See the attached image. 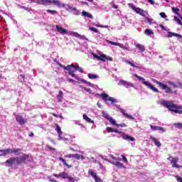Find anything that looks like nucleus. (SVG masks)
Masks as SVG:
<instances>
[{"label":"nucleus","mask_w":182,"mask_h":182,"mask_svg":"<svg viewBox=\"0 0 182 182\" xmlns=\"http://www.w3.org/2000/svg\"><path fill=\"white\" fill-rule=\"evenodd\" d=\"M54 62H55L56 65H58L60 68H63L64 70H67L70 76H71L72 77H75V79H79V77H77L76 74H75V72H76V66L75 65L71 64L67 66H64L60 63H59V61H57L56 60H54Z\"/></svg>","instance_id":"f257e3e1"},{"label":"nucleus","mask_w":182,"mask_h":182,"mask_svg":"<svg viewBox=\"0 0 182 182\" xmlns=\"http://www.w3.org/2000/svg\"><path fill=\"white\" fill-rule=\"evenodd\" d=\"M161 105H163L164 107L168 109L170 112H173V113H178L179 114H182V110L174 109H181V107L177 106L176 104H173V101H163Z\"/></svg>","instance_id":"f03ea898"},{"label":"nucleus","mask_w":182,"mask_h":182,"mask_svg":"<svg viewBox=\"0 0 182 182\" xmlns=\"http://www.w3.org/2000/svg\"><path fill=\"white\" fill-rule=\"evenodd\" d=\"M151 80L154 83H156V85H158L161 90H164L165 93H167L168 95H173V93H174V91H173L171 87H168L167 84H164L154 78H152Z\"/></svg>","instance_id":"7ed1b4c3"},{"label":"nucleus","mask_w":182,"mask_h":182,"mask_svg":"<svg viewBox=\"0 0 182 182\" xmlns=\"http://www.w3.org/2000/svg\"><path fill=\"white\" fill-rule=\"evenodd\" d=\"M134 76L136 79H139V80H142L143 85L146 86L148 89H151V90H153L155 93H160L159 89L151 85L149 81H146L144 77L139 76L137 74H135Z\"/></svg>","instance_id":"20e7f679"},{"label":"nucleus","mask_w":182,"mask_h":182,"mask_svg":"<svg viewBox=\"0 0 182 182\" xmlns=\"http://www.w3.org/2000/svg\"><path fill=\"white\" fill-rule=\"evenodd\" d=\"M92 56L97 59V60H101V62H106V60H109V62H113V58L109 57L105 54H101L100 56L96 53H92Z\"/></svg>","instance_id":"39448f33"},{"label":"nucleus","mask_w":182,"mask_h":182,"mask_svg":"<svg viewBox=\"0 0 182 182\" xmlns=\"http://www.w3.org/2000/svg\"><path fill=\"white\" fill-rule=\"evenodd\" d=\"M62 8H65L68 12H74V15H79V10L72 4H62Z\"/></svg>","instance_id":"423d86ee"},{"label":"nucleus","mask_w":182,"mask_h":182,"mask_svg":"<svg viewBox=\"0 0 182 182\" xmlns=\"http://www.w3.org/2000/svg\"><path fill=\"white\" fill-rule=\"evenodd\" d=\"M16 161V164H21V163H25V161H29V155L23 154L22 156L14 157Z\"/></svg>","instance_id":"0eeeda50"},{"label":"nucleus","mask_w":182,"mask_h":182,"mask_svg":"<svg viewBox=\"0 0 182 182\" xmlns=\"http://www.w3.org/2000/svg\"><path fill=\"white\" fill-rule=\"evenodd\" d=\"M100 97H101V99H102V100H104L105 102H112V103H117V100H116V99L112 97H109V95H107V94L105 92L101 93Z\"/></svg>","instance_id":"6e6552de"},{"label":"nucleus","mask_w":182,"mask_h":182,"mask_svg":"<svg viewBox=\"0 0 182 182\" xmlns=\"http://www.w3.org/2000/svg\"><path fill=\"white\" fill-rule=\"evenodd\" d=\"M170 159H171V164L172 165V167L173 168H180L181 166L180 165H178L177 163H178V157L176 156V157H172V156H169L168 158V160H170Z\"/></svg>","instance_id":"1a4fd4ad"},{"label":"nucleus","mask_w":182,"mask_h":182,"mask_svg":"<svg viewBox=\"0 0 182 182\" xmlns=\"http://www.w3.org/2000/svg\"><path fill=\"white\" fill-rule=\"evenodd\" d=\"M168 85H169L170 86H172L173 89H176L177 87L181 89L182 87V83L180 82H174L173 81H168Z\"/></svg>","instance_id":"9d476101"},{"label":"nucleus","mask_w":182,"mask_h":182,"mask_svg":"<svg viewBox=\"0 0 182 182\" xmlns=\"http://www.w3.org/2000/svg\"><path fill=\"white\" fill-rule=\"evenodd\" d=\"M53 176L57 178H59V177H61V178H69V174L65 171L60 172L59 174L53 173Z\"/></svg>","instance_id":"9b49d317"},{"label":"nucleus","mask_w":182,"mask_h":182,"mask_svg":"<svg viewBox=\"0 0 182 182\" xmlns=\"http://www.w3.org/2000/svg\"><path fill=\"white\" fill-rule=\"evenodd\" d=\"M16 120L17 122V123H18V124H25V123H26L27 120L26 119H24L23 117H22V115H17L16 117Z\"/></svg>","instance_id":"f8f14e48"},{"label":"nucleus","mask_w":182,"mask_h":182,"mask_svg":"<svg viewBox=\"0 0 182 182\" xmlns=\"http://www.w3.org/2000/svg\"><path fill=\"white\" fill-rule=\"evenodd\" d=\"M119 85H122V86H124L125 87H133V84L123 80H119Z\"/></svg>","instance_id":"ddd939ff"},{"label":"nucleus","mask_w":182,"mask_h":182,"mask_svg":"<svg viewBox=\"0 0 182 182\" xmlns=\"http://www.w3.org/2000/svg\"><path fill=\"white\" fill-rule=\"evenodd\" d=\"M1 156H6L7 154H12V149L8 148L6 149H0Z\"/></svg>","instance_id":"4468645a"},{"label":"nucleus","mask_w":182,"mask_h":182,"mask_svg":"<svg viewBox=\"0 0 182 182\" xmlns=\"http://www.w3.org/2000/svg\"><path fill=\"white\" fill-rule=\"evenodd\" d=\"M55 131L58 132V140H62V134H63V132H62V129H60V126H59V124H55Z\"/></svg>","instance_id":"2eb2a0df"},{"label":"nucleus","mask_w":182,"mask_h":182,"mask_svg":"<svg viewBox=\"0 0 182 182\" xmlns=\"http://www.w3.org/2000/svg\"><path fill=\"white\" fill-rule=\"evenodd\" d=\"M16 159L15 157H11L10 159H9L8 160L6 161V166H8L9 167H12V166H14V163H15Z\"/></svg>","instance_id":"dca6fc26"},{"label":"nucleus","mask_w":182,"mask_h":182,"mask_svg":"<svg viewBox=\"0 0 182 182\" xmlns=\"http://www.w3.org/2000/svg\"><path fill=\"white\" fill-rule=\"evenodd\" d=\"M122 139L124 140H128L129 141H134V137L132 136H129L126 134H124V132L122 133Z\"/></svg>","instance_id":"f3484780"},{"label":"nucleus","mask_w":182,"mask_h":182,"mask_svg":"<svg viewBox=\"0 0 182 182\" xmlns=\"http://www.w3.org/2000/svg\"><path fill=\"white\" fill-rule=\"evenodd\" d=\"M150 127L151 129V130H154V132H166V130H164V129H163V127H160V126H153V125H150Z\"/></svg>","instance_id":"a211bd4d"},{"label":"nucleus","mask_w":182,"mask_h":182,"mask_svg":"<svg viewBox=\"0 0 182 182\" xmlns=\"http://www.w3.org/2000/svg\"><path fill=\"white\" fill-rule=\"evenodd\" d=\"M55 28H56L57 32H58V33H65V35H67L68 30H66L58 25L55 26Z\"/></svg>","instance_id":"6ab92c4d"},{"label":"nucleus","mask_w":182,"mask_h":182,"mask_svg":"<svg viewBox=\"0 0 182 182\" xmlns=\"http://www.w3.org/2000/svg\"><path fill=\"white\" fill-rule=\"evenodd\" d=\"M107 130L108 132V133H118V134H123V132L122 131H119L117 129H114V128H112V127H107Z\"/></svg>","instance_id":"aec40b11"},{"label":"nucleus","mask_w":182,"mask_h":182,"mask_svg":"<svg viewBox=\"0 0 182 182\" xmlns=\"http://www.w3.org/2000/svg\"><path fill=\"white\" fill-rule=\"evenodd\" d=\"M40 5H43V6H48L52 5L51 0H41V3Z\"/></svg>","instance_id":"412c9836"},{"label":"nucleus","mask_w":182,"mask_h":182,"mask_svg":"<svg viewBox=\"0 0 182 182\" xmlns=\"http://www.w3.org/2000/svg\"><path fill=\"white\" fill-rule=\"evenodd\" d=\"M150 139L154 141L155 146H157V147H161V143L160 141H157V139L154 137L153 136H150Z\"/></svg>","instance_id":"4be33fe9"},{"label":"nucleus","mask_w":182,"mask_h":182,"mask_svg":"<svg viewBox=\"0 0 182 182\" xmlns=\"http://www.w3.org/2000/svg\"><path fill=\"white\" fill-rule=\"evenodd\" d=\"M120 112H121V113H122V114L124 116H125V117H127V119H131L132 120H133V119H134V117H133V116L129 115L127 113H126V111L124 109H120Z\"/></svg>","instance_id":"5701e85b"},{"label":"nucleus","mask_w":182,"mask_h":182,"mask_svg":"<svg viewBox=\"0 0 182 182\" xmlns=\"http://www.w3.org/2000/svg\"><path fill=\"white\" fill-rule=\"evenodd\" d=\"M52 4L58 6V8H62V5H63V4H62L59 0H51V5Z\"/></svg>","instance_id":"b1692460"},{"label":"nucleus","mask_w":182,"mask_h":182,"mask_svg":"<svg viewBox=\"0 0 182 182\" xmlns=\"http://www.w3.org/2000/svg\"><path fill=\"white\" fill-rule=\"evenodd\" d=\"M12 154H15L16 156H19L21 153L22 152V149H11Z\"/></svg>","instance_id":"393cba45"},{"label":"nucleus","mask_w":182,"mask_h":182,"mask_svg":"<svg viewBox=\"0 0 182 182\" xmlns=\"http://www.w3.org/2000/svg\"><path fill=\"white\" fill-rule=\"evenodd\" d=\"M129 8L133 9V11L136 12V14H139V12H140V10L141 9H140L139 7L134 6V4H129Z\"/></svg>","instance_id":"a878e982"},{"label":"nucleus","mask_w":182,"mask_h":182,"mask_svg":"<svg viewBox=\"0 0 182 182\" xmlns=\"http://www.w3.org/2000/svg\"><path fill=\"white\" fill-rule=\"evenodd\" d=\"M58 159L60 161H62L63 166H65V167H68V168H72V165H69L68 163H66V160L63 159V158L60 157Z\"/></svg>","instance_id":"bb28decb"},{"label":"nucleus","mask_w":182,"mask_h":182,"mask_svg":"<svg viewBox=\"0 0 182 182\" xmlns=\"http://www.w3.org/2000/svg\"><path fill=\"white\" fill-rule=\"evenodd\" d=\"M57 99L58 102H62L63 100V92L62 90H60L58 92V95H57Z\"/></svg>","instance_id":"cd10ccee"},{"label":"nucleus","mask_w":182,"mask_h":182,"mask_svg":"<svg viewBox=\"0 0 182 182\" xmlns=\"http://www.w3.org/2000/svg\"><path fill=\"white\" fill-rule=\"evenodd\" d=\"M82 117H83L84 120H85L88 123H91L92 124H95V121H93L90 118H89V117H87V115L83 114Z\"/></svg>","instance_id":"c85d7f7f"},{"label":"nucleus","mask_w":182,"mask_h":182,"mask_svg":"<svg viewBox=\"0 0 182 182\" xmlns=\"http://www.w3.org/2000/svg\"><path fill=\"white\" fill-rule=\"evenodd\" d=\"M114 166H116V167H117L118 168H126V166L119 161L115 162Z\"/></svg>","instance_id":"c756f323"},{"label":"nucleus","mask_w":182,"mask_h":182,"mask_svg":"<svg viewBox=\"0 0 182 182\" xmlns=\"http://www.w3.org/2000/svg\"><path fill=\"white\" fill-rule=\"evenodd\" d=\"M172 12H173V14H176V15H178V16H181V14L178 12H180V9L178 8H175V7H172Z\"/></svg>","instance_id":"7c9ffc66"},{"label":"nucleus","mask_w":182,"mask_h":182,"mask_svg":"<svg viewBox=\"0 0 182 182\" xmlns=\"http://www.w3.org/2000/svg\"><path fill=\"white\" fill-rule=\"evenodd\" d=\"M82 14L83 16H87V18H90V19H93V16L87 11H83Z\"/></svg>","instance_id":"2f4dec72"},{"label":"nucleus","mask_w":182,"mask_h":182,"mask_svg":"<svg viewBox=\"0 0 182 182\" xmlns=\"http://www.w3.org/2000/svg\"><path fill=\"white\" fill-rule=\"evenodd\" d=\"M136 48H137V49L141 50V52H144V50H146V48H144V46L141 44H136Z\"/></svg>","instance_id":"473e14b6"},{"label":"nucleus","mask_w":182,"mask_h":182,"mask_svg":"<svg viewBox=\"0 0 182 182\" xmlns=\"http://www.w3.org/2000/svg\"><path fill=\"white\" fill-rule=\"evenodd\" d=\"M74 159H76V160H84L85 159V156H83L82 155L78 154H75V156Z\"/></svg>","instance_id":"72a5a7b5"},{"label":"nucleus","mask_w":182,"mask_h":182,"mask_svg":"<svg viewBox=\"0 0 182 182\" xmlns=\"http://www.w3.org/2000/svg\"><path fill=\"white\" fill-rule=\"evenodd\" d=\"M88 173L90 174V176H92V177L94 179H95L96 177L97 176V174L95 171H93L90 170V169L88 171Z\"/></svg>","instance_id":"f704fd0d"},{"label":"nucleus","mask_w":182,"mask_h":182,"mask_svg":"<svg viewBox=\"0 0 182 182\" xmlns=\"http://www.w3.org/2000/svg\"><path fill=\"white\" fill-rule=\"evenodd\" d=\"M145 35H147L148 36H150V35H154V33L153 32V31L146 28L144 31Z\"/></svg>","instance_id":"c9c22d12"},{"label":"nucleus","mask_w":182,"mask_h":182,"mask_svg":"<svg viewBox=\"0 0 182 182\" xmlns=\"http://www.w3.org/2000/svg\"><path fill=\"white\" fill-rule=\"evenodd\" d=\"M67 178L70 182H75V181H77L79 180V178L70 177V176H69V175H68V178Z\"/></svg>","instance_id":"e433bc0d"},{"label":"nucleus","mask_w":182,"mask_h":182,"mask_svg":"<svg viewBox=\"0 0 182 182\" xmlns=\"http://www.w3.org/2000/svg\"><path fill=\"white\" fill-rule=\"evenodd\" d=\"M173 21H175V22H176L178 23V25L182 26L181 20H180V18H178L177 16H175L173 17Z\"/></svg>","instance_id":"4c0bfd02"},{"label":"nucleus","mask_w":182,"mask_h":182,"mask_svg":"<svg viewBox=\"0 0 182 182\" xmlns=\"http://www.w3.org/2000/svg\"><path fill=\"white\" fill-rule=\"evenodd\" d=\"M108 122H109V123H111V124H113V126H116L117 124L116 123V121L113 119V117H110L108 119Z\"/></svg>","instance_id":"58836bf2"},{"label":"nucleus","mask_w":182,"mask_h":182,"mask_svg":"<svg viewBox=\"0 0 182 182\" xmlns=\"http://www.w3.org/2000/svg\"><path fill=\"white\" fill-rule=\"evenodd\" d=\"M102 116L103 117H105V119H106L107 120H108V119H110V115H109V114H107L106 112L103 111L102 112Z\"/></svg>","instance_id":"ea45409f"},{"label":"nucleus","mask_w":182,"mask_h":182,"mask_svg":"<svg viewBox=\"0 0 182 182\" xmlns=\"http://www.w3.org/2000/svg\"><path fill=\"white\" fill-rule=\"evenodd\" d=\"M124 63H127L130 66H132V68H138L136 65L133 64V63H132V62H130V61H129L127 60H125Z\"/></svg>","instance_id":"a19ab883"},{"label":"nucleus","mask_w":182,"mask_h":182,"mask_svg":"<svg viewBox=\"0 0 182 182\" xmlns=\"http://www.w3.org/2000/svg\"><path fill=\"white\" fill-rule=\"evenodd\" d=\"M75 71H78L80 73H83V68L80 66H75Z\"/></svg>","instance_id":"79ce46f5"},{"label":"nucleus","mask_w":182,"mask_h":182,"mask_svg":"<svg viewBox=\"0 0 182 182\" xmlns=\"http://www.w3.org/2000/svg\"><path fill=\"white\" fill-rule=\"evenodd\" d=\"M89 79H97V75L93 74H88L87 75Z\"/></svg>","instance_id":"37998d69"},{"label":"nucleus","mask_w":182,"mask_h":182,"mask_svg":"<svg viewBox=\"0 0 182 182\" xmlns=\"http://www.w3.org/2000/svg\"><path fill=\"white\" fill-rule=\"evenodd\" d=\"M118 46L121 48V49H123L124 50H129V49L126 46H124V45L123 44L119 43Z\"/></svg>","instance_id":"c03bdc74"},{"label":"nucleus","mask_w":182,"mask_h":182,"mask_svg":"<svg viewBox=\"0 0 182 182\" xmlns=\"http://www.w3.org/2000/svg\"><path fill=\"white\" fill-rule=\"evenodd\" d=\"M48 14H51V15H55V14H58V11L55 10H47Z\"/></svg>","instance_id":"a18cd8bd"},{"label":"nucleus","mask_w":182,"mask_h":182,"mask_svg":"<svg viewBox=\"0 0 182 182\" xmlns=\"http://www.w3.org/2000/svg\"><path fill=\"white\" fill-rule=\"evenodd\" d=\"M90 31L95 32V33H99V30L95 28V27H90Z\"/></svg>","instance_id":"49530a36"},{"label":"nucleus","mask_w":182,"mask_h":182,"mask_svg":"<svg viewBox=\"0 0 182 182\" xmlns=\"http://www.w3.org/2000/svg\"><path fill=\"white\" fill-rule=\"evenodd\" d=\"M81 89H83V90H85V92H88L89 93H92V90L90 88H87L85 87H81Z\"/></svg>","instance_id":"de8ad7c7"},{"label":"nucleus","mask_w":182,"mask_h":182,"mask_svg":"<svg viewBox=\"0 0 182 182\" xmlns=\"http://www.w3.org/2000/svg\"><path fill=\"white\" fill-rule=\"evenodd\" d=\"M73 36H74L75 38H82V35L79 34L77 32H73Z\"/></svg>","instance_id":"09e8293b"},{"label":"nucleus","mask_w":182,"mask_h":182,"mask_svg":"<svg viewBox=\"0 0 182 182\" xmlns=\"http://www.w3.org/2000/svg\"><path fill=\"white\" fill-rule=\"evenodd\" d=\"M145 21H146L148 22V23H149V25H151V23L153 22V19H151L149 17H146Z\"/></svg>","instance_id":"8fccbe9b"},{"label":"nucleus","mask_w":182,"mask_h":182,"mask_svg":"<svg viewBox=\"0 0 182 182\" xmlns=\"http://www.w3.org/2000/svg\"><path fill=\"white\" fill-rule=\"evenodd\" d=\"M116 126H117V127H127V125H126V124H124V123L117 124Z\"/></svg>","instance_id":"3c124183"},{"label":"nucleus","mask_w":182,"mask_h":182,"mask_svg":"<svg viewBox=\"0 0 182 182\" xmlns=\"http://www.w3.org/2000/svg\"><path fill=\"white\" fill-rule=\"evenodd\" d=\"M46 147H47V149H48V150H50V151H56V149H55L49 145H47Z\"/></svg>","instance_id":"603ef678"},{"label":"nucleus","mask_w":182,"mask_h":182,"mask_svg":"<svg viewBox=\"0 0 182 182\" xmlns=\"http://www.w3.org/2000/svg\"><path fill=\"white\" fill-rule=\"evenodd\" d=\"M172 36H176V38H182V36L181 34L178 33H172Z\"/></svg>","instance_id":"864d4df0"},{"label":"nucleus","mask_w":182,"mask_h":182,"mask_svg":"<svg viewBox=\"0 0 182 182\" xmlns=\"http://www.w3.org/2000/svg\"><path fill=\"white\" fill-rule=\"evenodd\" d=\"M138 14L141 16H146V14H144V10L143 9H141Z\"/></svg>","instance_id":"5fc2aeb1"},{"label":"nucleus","mask_w":182,"mask_h":182,"mask_svg":"<svg viewBox=\"0 0 182 182\" xmlns=\"http://www.w3.org/2000/svg\"><path fill=\"white\" fill-rule=\"evenodd\" d=\"M159 15L161 16V18H164V19H166V18H167V15H166V13H164V12H161L159 14Z\"/></svg>","instance_id":"6e6d98bb"},{"label":"nucleus","mask_w":182,"mask_h":182,"mask_svg":"<svg viewBox=\"0 0 182 182\" xmlns=\"http://www.w3.org/2000/svg\"><path fill=\"white\" fill-rule=\"evenodd\" d=\"M175 177H176V181H177L178 182H182V177H181L180 176H175Z\"/></svg>","instance_id":"4d7b16f0"},{"label":"nucleus","mask_w":182,"mask_h":182,"mask_svg":"<svg viewBox=\"0 0 182 182\" xmlns=\"http://www.w3.org/2000/svg\"><path fill=\"white\" fill-rule=\"evenodd\" d=\"M94 180L95 181V182H103V181H102V179H100V178L97 176Z\"/></svg>","instance_id":"13d9d810"},{"label":"nucleus","mask_w":182,"mask_h":182,"mask_svg":"<svg viewBox=\"0 0 182 182\" xmlns=\"http://www.w3.org/2000/svg\"><path fill=\"white\" fill-rule=\"evenodd\" d=\"M109 43L111 45H114V46H119V43L113 42V41H109Z\"/></svg>","instance_id":"bf43d9fd"},{"label":"nucleus","mask_w":182,"mask_h":182,"mask_svg":"<svg viewBox=\"0 0 182 182\" xmlns=\"http://www.w3.org/2000/svg\"><path fill=\"white\" fill-rule=\"evenodd\" d=\"M175 124H176V126L178 129H182V124L181 123H176Z\"/></svg>","instance_id":"052dcab7"},{"label":"nucleus","mask_w":182,"mask_h":182,"mask_svg":"<svg viewBox=\"0 0 182 182\" xmlns=\"http://www.w3.org/2000/svg\"><path fill=\"white\" fill-rule=\"evenodd\" d=\"M33 2H34V4H37V5H41V0H33Z\"/></svg>","instance_id":"680f3d73"},{"label":"nucleus","mask_w":182,"mask_h":182,"mask_svg":"<svg viewBox=\"0 0 182 182\" xmlns=\"http://www.w3.org/2000/svg\"><path fill=\"white\" fill-rule=\"evenodd\" d=\"M80 82H82V83H85V85H90V82H87L85 80H80Z\"/></svg>","instance_id":"e2e57ef3"},{"label":"nucleus","mask_w":182,"mask_h":182,"mask_svg":"<svg viewBox=\"0 0 182 182\" xmlns=\"http://www.w3.org/2000/svg\"><path fill=\"white\" fill-rule=\"evenodd\" d=\"M122 157L124 163H128L127 158H126V156H124V155H122Z\"/></svg>","instance_id":"0e129e2a"},{"label":"nucleus","mask_w":182,"mask_h":182,"mask_svg":"<svg viewBox=\"0 0 182 182\" xmlns=\"http://www.w3.org/2000/svg\"><path fill=\"white\" fill-rule=\"evenodd\" d=\"M67 157L68 159H75V154H70V155L67 156Z\"/></svg>","instance_id":"69168bd1"},{"label":"nucleus","mask_w":182,"mask_h":182,"mask_svg":"<svg viewBox=\"0 0 182 182\" xmlns=\"http://www.w3.org/2000/svg\"><path fill=\"white\" fill-rule=\"evenodd\" d=\"M173 32H168V38H173Z\"/></svg>","instance_id":"338daca9"},{"label":"nucleus","mask_w":182,"mask_h":182,"mask_svg":"<svg viewBox=\"0 0 182 182\" xmlns=\"http://www.w3.org/2000/svg\"><path fill=\"white\" fill-rule=\"evenodd\" d=\"M148 2L151 4V5H154V1L153 0H148Z\"/></svg>","instance_id":"774afa93"}]
</instances>
